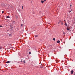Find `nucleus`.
<instances>
[{"label":"nucleus","instance_id":"a211bd4d","mask_svg":"<svg viewBox=\"0 0 75 75\" xmlns=\"http://www.w3.org/2000/svg\"><path fill=\"white\" fill-rule=\"evenodd\" d=\"M71 6H72V5H71V4L70 5V7H71Z\"/></svg>","mask_w":75,"mask_h":75},{"label":"nucleus","instance_id":"b1692460","mask_svg":"<svg viewBox=\"0 0 75 75\" xmlns=\"http://www.w3.org/2000/svg\"><path fill=\"white\" fill-rule=\"evenodd\" d=\"M74 75H75V74Z\"/></svg>","mask_w":75,"mask_h":75},{"label":"nucleus","instance_id":"4be33fe9","mask_svg":"<svg viewBox=\"0 0 75 75\" xmlns=\"http://www.w3.org/2000/svg\"><path fill=\"white\" fill-rule=\"evenodd\" d=\"M44 1H46V0H44Z\"/></svg>","mask_w":75,"mask_h":75},{"label":"nucleus","instance_id":"423d86ee","mask_svg":"<svg viewBox=\"0 0 75 75\" xmlns=\"http://www.w3.org/2000/svg\"><path fill=\"white\" fill-rule=\"evenodd\" d=\"M71 74H73V72H74L72 70V71H71Z\"/></svg>","mask_w":75,"mask_h":75},{"label":"nucleus","instance_id":"412c9836","mask_svg":"<svg viewBox=\"0 0 75 75\" xmlns=\"http://www.w3.org/2000/svg\"><path fill=\"white\" fill-rule=\"evenodd\" d=\"M22 9H23V6H22Z\"/></svg>","mask_w":75,"mask_h":75},{"label":"nucleus","instance_id":"f257e3e1","mask_svg":"<svg viewBox=\"0 0 75 75\" xmlns=\"http://www.w3.org/2000/svg\"><path fill=\"white\" fill-rule=\"evenodd\" d=\"M11 62L9 61H8L6 62V63H10Z\"/></svg>","mask_w":75,"mask_h":75},{"label":"nucleus","instance_id":"20e7f679","mask_svg":"<svg viewBox=\"0 0 75 75\" xmlns=\"http://www.w3.org/2000/svg\"><path fill=\"white\" fill-rule=\"evenodd\" d=\"M60 23H62V22L60 20L59 21V22L58 23V24H59Z\"/></svg>","mask_w":75,"mask_h":75},{"label":"nucleus","instance_id":"9d476101","mask_svg":"<svg viewBox=\"0 0 75 75\" xmlns=\"http://www.w3.org/2000/svg\"><path fill=\"white\" fill-rule=\"evenodd\" d=\"M4 13V11H2V13Z\"/></svg>","mask_w":75,"mask_h":75},{"label":"nucleus","instance_id":"6e6552de","mask_svg":"<svg viewBox=\"0 0 75 75\" xmlns=\"http://www.w3.org/2000/svg\"><path fill=\"white\" fill-rule=\"evenodd\" d=\"M41 3H42V4L43 3H44V1H41Z\"/></svg>","mask_w":75,"mask_h":75},{"label":"nucleus","instance_id":"1a4fd4ad","mask_svg":"<svg viewBox=\"0 0 75 75\" xmlns=\"http://www.w3.org/2000/svg\"><path fill=\"white\" fill-rule=\"evenodd\" d=\"M65 25L66 26H67V23H65Z\"/></svg>","mask_w":75,"mask_h":75},{"label":"nucleus","instance_id":"ddd939ff","mask_svg":"<svg viewBox=\"0 0 75 75\" xmlns=\"http://www.w3.org/2000/svg\"><path fill=\"white\" fill-rule=\"evenodd\" d=\"M53 40H54V41H55V38H54L53 39Z\"/></svg>","mask_w":75,"mask_h":75},{"label":"nucleus","instance_id":"f03ea898","mask_svg":"<svg viewBox=\"0 0 75 75\" xmlns=\"http://www.w3.org/2000/svg\"><path fill=\"white\" fill-rule=\"evenodd\" d=\"M60 42V41L59 40H58L57 42V43H59Z\"/></svg>","mask_w":75,"mask_h":75},{"label":"nucleus","instance_id":"0eeeda50","mask_svg":"<svg viewBox=\"0 0 75 75\" xmlns=\"http://www.w3.org/2000/svg\"><path fill=\"white\" fill-rule=\"evenodd\" d=\"M6 18H10V17H9L8 16H6Z\"/></svg>","mask_w":75,"mask_h":75},{"label":"nucleus","instance_id":"f8f14e48","mask_svg":"<svg viewBox=\"0 0 75 75\" xmlns=\"http://www.w3.org/2000/svg\"><path fill=\"white\" fill-rule=\"evenodd\" d=\"M23 62L24 63H25L26 62L25 61V60L24 61H23Z\"/></svg>","mask_w":75,"mask_h":75},{"label":"nucleus","instance_id":"393cba45","mask_svg":"<svg viewBox=\"0 0 75 75\" xmlns=\"http://www.w3.org/2000/svg\"><path fill=\"white\" fill-rule=\"evenodd\" d=\"M64 21H65V20H64Z\"/></svg>","mask_w":75,"mask_h":75},{"label":"nucleus","instance_id":"aec40b11","mask_svg":"<svg viewBox=\"0 0 75 75\" xmlns=\"http://www.w3.org/2000/svg\"><path fill=\"white\" fill-rule=\"evenodd\" d=\"M21 26H23V24H21Z\"/></svg>","mask_w":75,"mask_h":75},{"label":"nucleus","instance_id":"dca6fc26","mask_svg":"<svg viewBox=\"0 0 75 75\" xmlns=\"http://www.w3.org/2000/svg\"><path fill=\"white\" fill-rule=\"evenodd\" d=\"M21 62H23V60H22V59L21 60Z\"/></svg>","mask_w":75,"mask_h":75},{"label":"nucleus","instance_id":"4468645a","mask_svg":"<svg viewBox=\"0 0 75 75\" xmlns=\"http://www.w3.org/2000/svg\"><path fill=\"white\" fill-rule=\"evenodd\" d=\"M37 37H38V35H36L35 36V38H36Z\"/></svg>","mask_w":75,"mask_h":75},{"label":"nucleus","instance_id":"5701e85b","mask_svg":"<svg viewBox=\"0 0 75 75\" xmlns=\"http://www.w3.org/2000/svg\"><path fill=\"white\" fill-rule=\"evenodd\" d=\"M65 33H64V35Z\"/></svg>","mask_w":75,"mask_h":75},{"label":"nucleus","instance_id":"2eb2a0df","mask_svg":"<svg viewBox=\"0 0 75 75\" xmlns=\"http://www.w3.org/2000/svg\"><path fill=\"white\" fill-rule=\"evenodd\" d=\"M1 48H2V47H0V49H1Z\"/></svg>","mask_w":75,"mask_h":75},{"label":"nucleus","instance_id":"f3484780","mask_svg":"<svg viewBox=\"0 0 75 75\" xmlns=\"http://www.w3.org/2000/svg\"><path fill=\"white\" fill-rule=\"evenodd\" d=\"M71 11H72V10H71L69 12V13L71 12Z\"/></svg>","mask_w":75,"mask_h":75},{"label":"nucleus","instance_id":"6ab92c4d","mask_svg":"<svg viewBox=\"0 0 75 75\" xmlns=\"http://www.w3.org/2000/svg\"><path fill=\"white\" fill-rule=\"evenodd\" d=\"M29 54H31V53L30 52L29 53Z\"/></svg>","mask_w":75,"mask_h":75},{"label":"nucleus","instance_id":"9b49d317","mask_svg":"<svg viewBox=\"0 0 75 75\" xmlns=\"http://www.w3.org/2000/svg\"><path fill=\"white\" fill-rule=\"evenodd\" d=\"M61 23V24L62 25H63V22H62V23Z\"/></svg>","mask_w":75,"mask_h":75},{"label":"nucleus","instance_id":"39448f33","mask_svg":"<svg viewBox=\"0 0 75 75\" xmlns=\"http://www.w3.org/2000/svg\"><path fill=\"white\" fill-rule=\"evenodd\" d=\"M8 35L9 36H11L12 35V34H9Z\"/></svg>","mask_w":75,"mask_h":75},{"label":"nucleus","instance_id":"7ed1b4c3","mask_svg":"<svg viewBox=\"0 0 75 75\" xmlns=\"http://www.w3.org/2000/svg\"><path fill=\"white\" fill-rule=\"evenodd\" d=\"M67 30H70V29L69 28H68L67 27Z\"/></svg>","mask_w":75,"mask_h":75}]
</instances>
